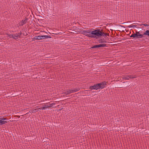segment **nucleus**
Listing matches in <instances>:
<instances>
[{
    "label": "nucleus",
    "mask_w": 149,
    "mask_h": 149,
    "mask_svg": "<svg viewBox=\"0 0 149 149\" xmlns=\"http://www.w3.org/2000/svg\"><path fill=\"white\" fill-rule=\"evenodd\" d=\"M136 77L135 75L134 76H133L132 75L128 76V78H129V79H133V78H135Z\"/></svg>",
    "instance_id": "nucleus-18"
},
{
    "label": "nucleus",
    "mask_w": 149,
    "mask_h": 149,
    "mask_svg": "<svg viewBox=\"0 0 149 149\" xmlns=\"http://www.w3.org/2000/svg\"><path fill=\"white\" fill-rule=\"evenodd\" d=\"M34 110H35V111H36V110H37V109H34Z\"/></svg>",
    "instance_id": "nucleus-28"
},
{
    "label": "nucleus",
    "mask_w": 149,
    "mask_h": 149,
    "mask_svg": "<svg viewBox=\"0 0 149 149\" xmlns=\"http://www.w3.org/2000/svg\"><path fill=\"white\" fill-rule=\"evenodd\" d=\"M62 109H60L59 110V111H60Z\"/></svg>",
    "instance_id": "nucleus-29"
},
{
    "label": "nucleus",
    "mask_w": 149,
    "mask_h": 149,
    "mask_svg": "<svg viewBox=\"0 0 149 149\" xmlns=\"http://www.w3.org/2000/svg\"><path fill=\"white\" fill-rule=\"evenodd\" d=\"M22 34V33L21 32L20 33H17V36H18V38H20L21 35Z\"/></svg>",
    "instance_id": "nucleus-24"
},
{
    "label": "nucleus",
    "mask_w": 149,
    "mask_h": 149,
    "mask_svg": "<svg viewBox=\"0 0 149 149\" xmlns=\"http://www.w3.org/2000/svg\"><path fill=\"white\" fill-rule=\"evenodd\" d=\"M107 45L105 44H101L99 45H95L93 46L91 48H99L101 47H107Z\"/></svg>",
    "instance_id": "nucleus-6"
},
{
    "label": "nucleus",
    "mask_w": 149,
    "mask_h": 149,
    "mask_svg": "<svg viewBox=\"0 0 149 149\" xmlns=\"http://www.w3.org/2000/svg\"><path fill=\"white\" fill-rule=\"evenodd\" d=\"M8 119L7 118H4L1 117L0 118V125H3L6 123L8 122L5 120H7Z\"/></svg>",
    "instance_id": "nucleus-5"
},
{
    "label": "nucleus",
    "mask_w": 149,
    "mask_h": 149,
    "mask_svg": "<svg viewBox=\"0 0 149 149\" xmlns=\"http://www.w3.org/2000/svg\"><path fill=\"white\" fill-rule=\"evenodd\" d=\"M140 25L142 26V25H143L145 26H149V25L146 24H140Z\"/></svg>",
    "instance_id": "nucleus-22"
},
{
    "label": "nucleus",
    "mask_w": 149,
    "mask_h": 149,
    "mask_svg": "<svg viewBox=\"0 0 149 149\" xmlns=\"http://www.w3.org/2000/svg\"><path fill=\"white\" fill-rule=\"evenodd\" d=\"M44 106L45 107V109L47 108H49L51 107H52L51 103H47L46 104H45L44 105Z\"/></svg>",
    "instance_id": "nucleus-10"
},
{
    "label": "nucleus",
    "mask_w": 149,
    "mask_h": 149,
    "mask_svg": "<svg viewBox=\"0 0 149 149\" xmlns=\"http://www.w3.org/2000/svg\"><path fill=\"white\" fill-rule=\"evenodd\" d=\"M125 80H129V78H128V76H127L123 78Z\"/></svg>",
    "instance_id": "nucleus-25"
},
{
    "label": "nucleus",
    "mask_w": 149,
    "mask_h": 149,
    "mask_svg": "<svg viewBox=\"0 0 149 149\" xmlns=\"http://www.w3.org/2000/svg\"><path fill=\"white\" fill-rule=\"evenodd\" d=\"M99 29H96L91 31L90 37L97 39L99 38Z\"/></svg>",
    "instance_id": "nucleus-3"
},
{
    "label": "nucleus",
    "mask_w": 149,
    "mask_h": 149,
    "mask_svg": "<svg viewBox=\"0 0 149 149\" xmlns=\"http://www.w3.org/2000/svg\"><path fill=\"white\" fill-rule=\"evenodd\" d=\"M123 83H126V84H125V85H118V86H116L118 88H122L123 86H127V85H128V86H129V85L128 84H127L128 83H127V81L124 82H123Z\"/></svg>",
    "instance_id": "nucleus-13"
},
{
    "label": "nucleus",
    "mask_w": 149,
    "mask_h": 149,
    "mask_svg": "<svg viewBox=\"0 0 149 149\" xmlns=\"http://www.w3.org/2000/svg\"><path fill=\"white\" fill-rule=\"evenodd\" d=\"M91 31L90 30L87 31L85 30L80 31V33L85 35L86 36L90 37Z\"/></svg>",
    "instance_id": "nucleus-4"
},
{
    "label": "nucleus",
    "mask_w": 149,
    "mask_h": 149,
    "mask_svg": "<svg viewBox=\"0 0 149 149\" xmlns=\"http://www.w3.org/2000/svg\"><path fill=\"white\" fill-rule=\"evenodd\" d=\"M6 35L8 37H9L10 38H13V34H9V33H6Z\"/></svg>",
    "instance_id": "nucleus-16"
},
{
    "label": "nucleus",
    "mask_w": 149,
    "mask_h": 149,
    "mask_svg": "<svg viewBox=\"0 0 149 149\" xmlns=\"http://www.w3.org/2000/svg\"><path fill=\"white\" fill-rule=\"evenodd\" d=\"M99 43H106L107 41H104L102 39H100L99 40Z\"/></svg>",
    "instance_id": "nucleus-19"
},
{
    "label": "nucleus",
    "mask_w": 149,
    "mask_h": 149,
    "mask_svg": "<svg viewBox=\"0 0 149 149\" xmlns=\"http://www.w3.org/2000/svg\"><path fill=\"white\" fill-rule=\"evenodd\" d=\"M131 21H128L127 22L123 23L122 24H130L128 23L129 22H130Z\"/></svg>",
    "instance_id": "nucleus-23"
},
{
    "label": "nucleus",
    "mask_w": 149,
    "mask_h": 149,
    "mask_svg": "<svg viewBox=\"0 0 149 149\" xmlns=\"http://www.w3.org/2000/svg\"><path fill=\"white\" fill-rule=\"evenodd\" d=\"M41 36H36L32 38V40L35 41V40H41Z\"/></svg>",
    "instance_id": "nucleus-8"
},
{
    "label": "nucleus",
    "mask_w": 149,
    "mask_h": 149,
    "mask_svg": "<svg viewBox=\"0 0 149 149\" xmlns=\"http://www.w3.org/2000/svg\"><path fill=\"white\" fill-rule=\"evenodd\" d=\"M99 38H101L102 36H105V33L101 31L100 29H99Z\"/></svg>",
    "instance_id": "nucleus-9"
},
{
    "label": "nucleus",
    "mask_w": 149,
    "mask_h": 149,
    "mask_svg": "<svg viewBox=\"0 0 149 149\" xmlns=\"http://www.w3.org/2000/svg\"><path fill=\"white\" fill-rule=\"evenodd\" d=\"M107 84V82L105 81H104L100 83L94 84L93 86H91L89 87V89L92 90H97L100 89L104 88L105 86Z\"/></svg>",
    "instance_id": "nucleus-2"
},
{
    "label": "nucleus",
    "mask_w": 149,
    "mask_h": 149,
    "mask_svg": "<svg viewBox=\"0 0 149 149\" xmlns=\"http://www.w3.org/2000/svg\"><path fill=\"white\" fill-rule=\"evenodd\" d=\"M41 36L42 38L41 39L51 38V36L47 35H42Z\"/></svg>",
    "instance_id": "nucleus-14"
},
{
    "label": "nucleus",
    "mask_w": 149,
    "mask_h": 149,
    "mask_svg": "<svg viewBox=\"0 0 149 149\" xmlns=\"http://www.w3.org/2000/svg\"><path fill=\"white\" fill-rule=\"evenodd\" d=\"M29 112L30 113H33L35 112V111H34V109H31L29 110Z\"/></svg>",
    "instance_id": "nucleus-21"
},
{
    "label": "nucleus",
    "mask_w": 149,
    "mask_h": 149,
    "mask_svg": "<svg viewBox=\"0 0 149 149\" xmlns=\"http://www.w3.org/2000/svg\"><path fill=\"white\" fill-rule=\"evenodd\" d=\"M18 38V36H17V33L13 34V38L14 39H17Z\"/></svg>",
    "instance_id": "nucleus-17"
},
{
    "label": "nucleus",
    "mask_w": 149,
    "mask_h": 149,
    "mask_svg": "<svg viewBox=\"0 0 149 149\" xmlns=\"http://www.w3.org/2000/svg\"><path fill=\"white\" fill-rule=\"evenodd\" d=\"M28 19L26 18L25 19L22 20V21L21 22V26H23L24 24H26Z\"/></svg>",
    "instance_id": "nucleus-12"
},
{
    "label": "nucleus",
    "mask_w": 149,
    "mask_h": 149,
    "mask_svg": "<svg viewBox=\"0 0 149 149\" xmlns=\"http://www.w3.org/2000/svg\"><path fill=\"white\" fill-rule=\"evenodd\" d=\"M80 88H73V89H69V91H70V93H73L75 92L79 91L80 90Z\"/></svg>",
    "instance_id": "nucleus-7"
},
{
    "label": "nucleus",
    "mask_w": 149,
    "mask_h": 149,
    "mask_svg": "<svg viewBox=\"0 0 149 149\" xmlns=\"http://www.w3.org/2000/svg\"><path fill=\"white\" fill-rule=\"evenodd\" d=\"M141 32L136 31L135 33H134L130 37L131 38H133L134 39H137L139 38H144L145 36H149V30H146L143 34H141Z\"/></svg>",
    "instance_id": "nucleus-1"
},
{
    "label": "nucleus",
    "mask_w": 149,
    "mask_h": 149,
    "mask_svg": "<svg viewBox=\"0 0 149 149\" xmlns=\"http://www.w3.org/2000/svg\"><path fill=\"white\" fill-rule=\"evenodd\" d=\"M70 91H69V89L67 90L66 91L62 93L63 94H64V96L66 95H69L70 94Z\"/></svg>",
    "instance_id": "nucleus-15"
},
{
    "label": "nucleus",
    "mask_w": 149,
    "mask_h": 149,
    "mask_svg": "<svg viewBox=\"0 0 149 149\" xmlns=\"http://www.w3.org/2000/svg\"><path fill=\"white\" fill-rule=\"evenodd\" d=\"M55 103H51V105L52 106V107L55 104Z\"/></svg>",
    "instance_id": "nucleus-26"
},
{
    "label": "nucleus",
    "mask_w": 149,
    "mask_h": 149,
    "mask_svg": "<svg viewBox=\"0 0 149 149\" xmlns=\"http://www.w3.org/2000/svg\"><path fill=\"white\" fill-rule=\"evenodd\" d=\"M45 107L44 106V105L42 106V107H40L37 109L38 110H45Z\"/></svg>",
    "instance_id": "nucleus-20"
},
{
    "label": "nucleus",
    "mask_w": 149,
    "mask_h": 149,
    "mask_svg": "<svg viewBox=\"0 0 149 149\" xmlns=\"http://www.w3.org/2000/svg\"><path fill=\"white\" fill-rule=\"evenodd\" d=\"M119 26H121L122 27H124L125 28V27H128V28H130V27H136L137 26L136 25H130L128 26H122L121 25H119Z\"/></svg>",
    "instance_id": "nucleus-11"
},
{
    "label": "nucleus",
    "mask_w": 149,
    "mask_h": 149,
    "mask_svg": "<svg viewBox=\"0 0 149 149\" xmlns=\"http://www.w3.org/2000/svg\"><path fill=\"white\" fill-rule=\"evenodd\" d=\"M109 36V34L107 33H105V36Z\"/></svg>",
    "instance_id": "nucleus-27"
}]
</instances>
